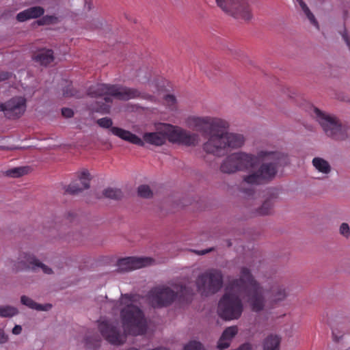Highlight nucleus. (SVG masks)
<instances>
[{
	"mask_svg": "<svg viewBox=\"0 0 350 350\" xmlns=\"http://www.w3.org/2000/svg\"><path fill=\"white\" fill-rule=\"evenodd\" d=\"M245 293L247 301L254 312L262 311L265 306V291L250 270L241 267L239 279L232 280L218 304V314L225 320L238 319L243 310L239 295Z\"/></svg>",
	"mask_w": 350,
	"mask_h": 350,
	"instance_id": "f257e3e1",
	"label": "nucleus"
},
{
	"mask_svg": "<svg viewBox=\"0 0 350 350\" xmlns=\"http://www.w3.org/2000/svg\"><path fill=\"white\" fill-rule=\"evenodd\" d=\"M142 296L137 294H121L114 306L120 308V319L125 336L121 334L117 324L103 321L98 323V329L103 338L113 345H122L127 335L141 336L148 329L144 312L139 308Z\"/></svg>",
	"mask_w": 350,
	"mask_h": 350,
	"instance_id": "f03ea898",
	"label": "nucleus"
},
{
	"mask_svg": "<svg viewBox=\"0 0 350 350\" xmlns=\"http://www.w3.org/2000/svg\"><path fill=\"white\" fill-rule=\"evenodd\" d=\"M258 159L271 160V161L262 164L257 171L245 176L244 183L250 185L266 183L275 177L278 166L285 165L288 163L287 156L280 152L260 151L257 157L239 152L232 153L231 158L232 161H237V171L253 169L257 165Z\"/></svg>",
	"mask_w": 350,
	"mask_h": 350,
	"instance_id": "7ed1b4c3",
	"label": "nucleus"
},
{
	"mask_svg": "<svg viewBox=\"0 0 350 350\" xmlns=\"http://www.w3.org/2000/svg\"><path fill=\"white\" fill-rule=\"evenodd\" d=\"M88 95L92 98L103 97V102H96L90 107V109L101 113H108L113 102L111 97L120 100H129L135 98H145L146 96L135 88L120 85L98 83L90 86Z\"/></svg>",
	"mask_w": 350,
	"mask_h": 350,
	"instance_id": "20e7f679",
	"label": "nucleus"
},
{
	"mask_svg": "<svg viewBox=\"0 0 350 350\" xmlns=\"http://www.w3.org/2000/svg\"><path fill=\"white\" fill-rule=\"evenodd\" d=\"M176 292L170 287L158 286L152 288L147 297L154 308H161L170 305L178 297L182 301L190 302L193 295V290L183 285H175Z\"/></svg>",
	"mask_w": 350,
	"mask_h": 350,
	"instance_id": "39448f33",
	"label": "nucleus"
},
{
	"mask_svg": "<svg viewBox=\"0 0 350 350\" xmlns=\"http://www.w3.org/2000/svg\"><path fill=\"white\" fill-rule=\"evenodd\" d=\"M224 130L221 129L204 143V151L221 157L226 152L227 148H238L243 146L245 140L242 135L224 132Z\"/></svg>",
	"mask_w": 350,
	"mask_h": 350,
	"instance_id": "423d86ee",
	"label": "nucleus"
},
{
	"mask_svg": "<svg viewBox=\"0 0 350 350\" xmlns=\"http://www.w3.org/2000/svg\"><path fill=\"white\" fill-rule=\"evenodd\" d=\"M185 124L189 129L200 133L204 137H208V139L221 129H226L229 126L225 120L211 116H189L186 118Z\"/></svg>",
	"mask_w": 350,
	"mask_h": 350,
	"instance_id": "0eeeda50",
	"label": "nucleus"
},
{
	"mask_svg": "<svg viewBox=\"0 0 350 350\" xmlns=\"http://www.w3.org/2000/svg\"><path fill=\"white\" fill-rule=\"evenodd\" d=\"M312 115L321 125L325 135L337 141H343L349 137L350 127L334 116L325 113L317 107H312Z\"/></svg>",
	"mask_w": 350,
	"mask_h": 350,
	"instance_id": "6e6552de",
	"label": "nucleus"
},
{
	"mask_svg": "<svg viewBox=\"0 0 350 350\" xmlns=\"http://www.w3.org/2000/svg\"><path fill=\"white\" fill-rule=\"evenodd\" d=\"M223 285V275L221 271L210 269L200 275L196 280L198 291L207 296L219 291Z\"/></svg>",
	"mask_w": 350,
	"mask_h": 350,
	"instance_id": "1a4fd4ad",
	"label": "nucleus"
},
{
	"mask_svg": "<svg viewBox=\"0 0 350 350\" xmlns=\"http://www.w3.org/2000/svg\"><path fill=\"white\" fill-rule=\"evenodd\" d=\"M217 5L225 13L237 19L250 21L252 12L247 0H215Z\"/></svg>",
	"mask_w": 350,
	"mask_h": 350,
	"instance_id": "9d476101",
	"label": "nucleus"
},
{
	"mask_svg": "<svg viewBox=\"0 0 350 350\" xmlns=\"http://www.w3.org/2000/svg\"><path fill=\"white\" fill-rule=\"evenodd\" d=\"M166 133L168 135V141L187 146H196L200 142V136L198 133H191L179 126L170 124L166 126Z\"/></svg>",
	"mask_w": 350,
	"mask_h": 350,
	"instance_id": "9b49d317",
	"label": "nucleus"
},
{
	"mask_svg": "<svg viewBox=\"0 0 350 350\" xmlns=\"http://www.w3.org/2000/svg\"><path fill=\"white\" fill-rule=\"evenodd\" d=\"M96 123L99 126L102 128L110 129V131L112 133V134L118 136L124 141L129 142L139 146H144V144L142 139L135 134H133L129 131H126L119 127L112 126L113 121L110 118L105 117L98 119Z\"/></svg>",
	"mask_w": 350,
	"mask_h": 350,
	"instance_id": "f8f14e48",
	"label": "nucleus"
},
{
	"mask_svg": "<svg viewBox=\"0 0 350 350\" xmlns=\"http://www.w3.org/2000/svg\"><path fill=\"white\" fill-rule=\"evenodd\" d=\"M25 109L26 99L22 96L14 97L5 103H0V111H3L9 119L18 118Z\"/></svg>",
	"mask_w": 350,
	"mask_h": 350,
	"instance_id": "ddd939ff",
	"label": "nucleus"
},
{
	"mask_svg": "<svg viewBox=\"0 0 350 350\" xmlns=\"http://www.w3.org/2000/svg\"><path fill=\"white\" fill-rule=\"evenodd\" d=\"M20 261L14 265L16 271H22L31 269L36 271L41 269L44 273L51 274L52 269L35 258L34 256L29 254L23 253L19 258Z\"/></svg>",
	"mask_w": 350,
	"mask_h": 350,
	"instance_id": "4468645a",
	"label": "nucleus"
},
{
	"mask_svg": "<svg viewBox=\"0 0 350 350\" xmlns=\"http://www.w3.org/2000/svg\"><path fill=\"white\" fill-rule=\"evenodd\" d=\"M152 262L153 259L149 257H126L118 261V270L120 272L129 271L150 265Z\"/></svg>",
	"mask_w": 350,
	"mask_h": 350,
	"instance_id": "2eb2a0df",
	"label": "nucleus"
},
{
	"mask_svg": "<svg viewBox=\"0 0 350 350\" xmlns=\"http://www.w3.org/2000/svg\"><path fill=\"white\" fill-rule=\"evenodd\" d=\"M166 126H170V124H161L157 127V132L145 133L143 135V139L145 143L160 146L165 144L166 140H168V135L166 133Z\"/></svg>",
	"mask_w": 350,
	"mask_h": 350,
	"instance_id": "dca6fc26",
	"label": "nucleus"
},
{
	"mask_svg": "<svg viewBox=\"0 0 350 350\" xmlns=\"http://www.w3.org/2000/svg\"><path fill=\"white\" fill-rule=\"evenodd\" d=\"M90 173L88 170L82 171L79 175V180L71 183L66 189V192L76 194L90 187Z\"/></svg>",
	"mask_w": 350,
	"mask_h": 350,
	"instance_id": "f3484780",
	"label": "nucleus"
},
{
	"mask_svg": "<svg viewBox=\"0 0 350 350\" xmlns=\"http://www.w3.org/2000/svg\"><path fill=\"white\" fill-rule=\"evenodd\" d=\"M44 9L40 6H33L27 8L16 15V20L19 22H25L27 20L38 18L43 16Z\"/></svg>",
	"mask_w": 350,
	"mask_h": 350,
	"instance_id": "a211bd4d",
	"label": "nucleus"
},
{
	"mask_svg": "<svg viewBox=\"0 0 350 350\" xmlns=\"http://www.w3.org/2000/svg\"><path fill=\"white\" fill-rule=\"evenodd\" d=\"M238 328L237 326L227 327L222 333L218 343L217 348L220 350L228 348L230 346L231 340L237 334Z\"/></svg>",
	"mask_w": 350,
	"mask_h": 350,
	"instance_id": "6ab92c4d",
	"label": "nucleus"
},
{
	"mask_svg": "<svg viewBox=\"0 0 350 350\" xmlns=\"http://www.w3.org/2000/svg\"><path fill=\"white\" fill-rule=\"evenodd\" d=\"M269 291L271 301L275 304L284 300L288 295L286 288L282 284H274L271 286Z\"/></svg>",
	"mask_w": 350,
	"mask_h": 350,
	"instance_id": "aec40b11",
	"label": "nucleus"
},
{
	"mask_svg": "<svg viewBox=\"0 0 350 350\" xmlns=\"http://www.w3.org/2000/svg\"><path fill=\"white\" fill-rule=\"evenodd\" d=\"M33 59L41 65L46 66L54 59L53 51L51 49H42L33 55Z\"/></svg>",
	"mask_w": 350,
	"mask_h": 350,
	"instance_id": "412c9836",
	"label": "nucleus"
},
{
	"mask_svg": "<svg viewBox=\"0 0 350 350\" xmlns=\"http://www.w3.org/2000/svg\"><path fill=\"white\" fill-rule=\"evenodd\" d=\"M21 301L22 304L38 311H48L52 308V305L50 304H46L44 305L40 304L35 302L33 299L25 295H23L21 297Z\"/></svg>",
	"mask_w": 350,
	"mask_h": 350,
	"instance_id": "4be33fe9",
	"label": "nucleus"
},
{
	"mask_svg": "<svg viewBox=\"0 0 350 350\" xmlns=\"http://www.w3.org/2000/svg\"><path fill=\"white\" fill-rule=\"evenodd\" d=\"M281 338L278 335L270 334L263 342V350H280Z\"/></svg>",
	"mask_w": 350,
	"mask_h": 350,
	"instance_id": "5701e85b",
	"label": "nucleus"
},
{
	"mask_svg": "<svg viewBox=\"0 0 350 350\" xmlns=\"http://www.w3.org/2000/svg\"><path fill=\"white\" fill-rule=\"evenodd\" d=\"M232 154L228 156L221 163L220 165V170L225 174H233L237 172V161H232L231 158Z\"/></svg>",
	"mask_w": 350,
	"mask_h": 350,
	"instance_id": "b1692460",
	"label": "nucleus"
},
{
	"mask_svg": "<svg viewBox=\"0 0 350 350\" xmlns=\"http://www.w3.org/2000/svg\"><path fill=\"white\" fill-rule=\"evenodd\" d=\"M312 165L317 170L325 174L331 172V166L328 161L321 157H314L312 159Z\"/></svg>",
	"mask_w": 350,
	"mask_h": 350,
	"instance_id": "393cba45",
	"label": "nucleus"
},
{
	"mask_svg": "<svg viewBox=\"0 0 350 350\" xmlns=\"http://www.w3.org/2000/svg\"><path fill=\"white\" fill-rule=\"evenodd\" d=\"M85 347L91 350H97L101 344L100 337L97 334L87 336L85 339Z\"/></svg>",
	"mask_w": 350,
	"mask_h": 350,
	"instance_id": "a878e982",
	"label": "nucleus"
},
{
	"mask_svg": "<svg viewBox=\"0 0 350 350\" xmlns=\"http://www.w3.org/2000/svg\"><path fill=\"white\" fill-rule=\"evenodd\" d=\"M296 1L299 3L310 23L319 29V23L305 2L303 0H296Z\"/></svg>",
	"mask_w": 350,
	"mask_h": 350,
	"instance_id": "bb28decb",
	"label": "nucleus"
},
{
	"mask_svg": "<svg viewBox=\"0 0 350 350\" xmlns=\"http://www.w3.org/2000/svg\"><path fill=\"white\" fill-rule=\"evenodd\" d=\"M273 205L272 200L268 199L265 200L262 206L256 210V214L258 215H266L270 214Z\"/></svg>",
	"mask_w": 350,
	"mask_h": 350,
	"instance_id": "cd10ccee",
	"label": "nucleus"
},
{
	"mask_svg": "<svg viewBox=\"0 0 350 350\" xmlns=\"http://www.w3.org/2000/svg\"><path fill=\"white\" fill-rule=\"evenodd\" d=\"M103 195L108 198L119 200L122 197V192L118 189L107 188L104 190Z\"/></svg>",
	"mask_w": 350,
	"mask_h": 350,
	"instance_id": "c85d7f7f",
	"label": "nucleus"
},
{
	"mask_svg": "<svg viewBox=\"0 0 350 350\" xmlns=\"http://www.w3.org/2000/svg\"><path fill=\"white\" fill-rule=\"evenodd\" d=\"M28 172V169L26 167H14L9 170L6 172V175L13 178L20 177Z\"/></svg>",
	"mask_w": 350,
	"mask_h": 350,
	"instance_id": "c756f323",
	"label": "nucleus"
},
{
	"mask_svg": "<svg viewBox=\"0 0 350 350\" xmlns=\"http://www.w3.org/2000/svg\"><path fill=\"white\" fill-rule=\"evenodd\" d=\"M18 313V310L12 306H0V317H12Z\"/></svg>",
	"mask_w": 350,
	"mask_h": 350,
	"instance_id": "7c9ffc66",
	"label": "nucleus"
},
{
	"mask_svg": "<svg viewBox=\"0 0 350 350\" xmlns=\"http://www.w3.org/2000/svg\"><path fill=\"white\" fill-rule=\"evenodd\" d=\"M66 86L63 90L64 97H79L78 92L72 88L71 83L66 81Z\"/></svg>",
	"mask_w": 350,
	"mask_h": 350,
	"instance_id": "2f4dec72",
	"label": "nucleus"
},
{
	"mask_svg": "<svg viewBox=\"0 0 350 350\" xmlns=\"http://www.w3.org/2000/svg\"><path fill=\"white\" fill-rule=\"evenodd\" d=\"M137 192L138 195L142 198H149L152 196V191H151L150 187L146 185H140L138 187Z\"/></svg>",
	"mask_w": 350,
	"mask_h": 350,
	"instance_id": "473e14b6",
	"label": "nucleus"
},
{
	"mask_svg": "<svg viewBox=\"0 0 350 350\" xmlns=\"http://www.w3.org/2000/svg\"><path fill=\"white\" fill-rule=\"evenodd\" d=\"M57 22V18L55 16L46 15L37 21L38 25L54 24Z\"/></svg>",
	"mask_w": 350,
	"mask_h": 350,
	"instance_id": "72a5a7b5",
	"label": "nucleus"
},
{
	"mask_svg": "<svg viewBox=\"0 0 350 350\" xmlns=\"http://www.w3.org/2000/svg\"><path fill=\"white\" fill-rule=\"evenodd\" d=\"M164 104L171 109L176 108V99L174 95L167 94L164 97Z\"/></svg>",
	"mask_w": 350,
	"mask_h": 350,
	"instance_id": "f704fd0d",
	"label": "nucleus"
},
{
	"mask_svg": "<svg viewBox=\"0 0 350 350\" xmlns=\"http://www.w3.org/2000/svg\"><path fill=\"white\" fill-rule=\"evenodd\" d=\"M184 350H203L202 345L200 342L191 341L185 346Z\"/></svg>",
	"mask_w": 350,
	"mask_h": 350,
	"instance_id": "c9c22d12",
	"label": "nucleus"
},
{
	"mask_svg": "<svg viewBox=\"0 0 350 350\" xmlns=\"http://www.w3.org/2000/svg\"><path fill=\"white\" fill-rule=\"evenodd\" d=\"M340 233L345 237L350 235V228L347 223H342L340 227Z\"/></svg>",
	"mask_w": 350,
	"mask_h": 350,
	"instance_id": "e433bc0d",
	"label": "nucleus"
},
{
	"mask_svg": "<svg viewBox=\"0 0 350 350\" xmlns=\"http://www.w3.org/2000/svg\"><path fill=\"white\" fill-rule=\"evenodd\" d=\"M62 114L65 118H71L73 116L74 112L70 108H63L62 109Z\"/></svg>",
	"mask_w": 350,
	"mask_h": 350,
	"instance_id": "4c0bfd02",
	"label": "nucleus"
},
{
	"mask_svg": "<svg viewBox=\"0 0 350 350\" xmlns=\"http://www.w3.org/2000/svg\"><path fill=\"white\" fill-rule=\"evenodd\" d=\"M8 340V336L6 335L3 329L0 328V343H5Z\"/></svg>",
	"mask_w": 350,
	"mask_h": 350,
	"instance_id": "58836bf2",
	"label": "nucleus"
},
{
	"mask_svg": "<svg viewBox=\"0 0 350 350\" xmlns=\"http://www.w3.org/2000/svg\"><path fill=\"white\" fill-rule=\"evenodd\" d=\"M11 76V73L8 72H0V81H5L9 79Z\"/></svg>",
	"mask_w": 350,
	"mask_h": 350,
	"instance_id": "ea45409f",
	"label": "nucleus"
},
{
	"mask_svg": "<svg viewBox=\"0 0 350 350\" xmlns=\"http://www.w3.org/2000/svg\"><path fill=\"white\" fill-rule=\"evenodd\" d=\"M252 345L249 342L244 343L241 345L239 348L234 350H251Z\"/></svg>",
	"mask_w": 350,
	"mask_h": 350,
	"instance_id": "a19ab883",
	"label": "nucleus"
},
{
	"mask_svg": "<svg viewBox=\"0 0 350 350\" xmlns=\"http://www.w3.org/2000/svg\"><path fill=\"white\" fill-rule=\"evenodd\" d=\"M22 332V327L21 325H16L12 329V333L15 335L20 334Z\"/></svg>",
	"mask_w": 350,
	"mask_h": 350,
	"instance_id": "79ce46f5",
	"label": "nucleus"
},
{
	"mask_svg": "<svg viewBox=\"0 0 350 350\" xmlns=\"http://www.w3.org/2000/svg\"><path fill=\"white\" fill-rule=\"evenodd\" d=\"M332 336L334 340L336 342H338L340 339L342 338V335L338 334L335 329L332 330Z\"/></svg>",
	"mask_w": 350,
	"mask_h": 350,
	"instance_id": "37998d69",
	"label": "nucleus"
},
{
	"mask_svg": "<svg viewBox=\"0 0 350 350\" xmlns=\"http://www.w3.org/2000/svg\"><path fill=\"white\" fill-rule=\"evenodd\" d=\"M342 38L350 50V39L349 38V37L347 36V35L346 33H344L342 35Z\"/></svg>",
	"mask_w": 350,
	"mask_h": 350,
	"instance_id": "c03bdc74",
	"label": "nucleus"
},
{
	"mask_svg": "<svg viewBox=\"0 0 350 350\" xmlns=\"http://www.w3.org/2000/svg\"><path fill=\"white\" fill-rule=\"evenodd\" d=\"M211 250H212V249H209L207 250H201V251L198 252V254L202 255V254H205L208 253V252H210Z\"/></svg>",
	"mask_w": 350,
	"mask_h": 350,
	"instance_id": "a18cd8bd",
	"label": "nucleus"
},
{
	"mask_svg": "<svg viewBox=\"0 0 350 350\" xmlns=\"http://www.w3.org/2000/svg\"><path fill=\"white\" fill-rule=\"evenodd\" d=\"M245 193H247L249 196L252 195V193H253V190L251 189H248V192L247 191H245Z\"/></svg>",
	"mask_w": 350,
	"mask_h": 350,
	"instance_id": "49530a36",
	"label": "nucleus"
}]
</instances>
